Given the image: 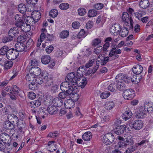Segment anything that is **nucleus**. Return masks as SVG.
<instances>
[{"label":"nucleus","mask_w":153,"mask_h":153,"mask_svg":"<svg viewBox=\"0 0 153 153\" xmlns=\"http://www.w3.org/2000/svg\"><path fill=\"white\" fill-rule=\"evenodd\" d=\"M124 44L123 41H121L117 46H114L108 54V56L112 57L113 60H115L118 58L120 56L119 54L121 53L122 51L119 48L121 47Z\"/></svg>","instance_id":"obj_1"},{"label":"nucleus","mask_w":153,"mask_h":153,"mask_svg":"<svg viewBox=\"0 0 153 153\" xmlns=\"http://www.w3.org/2000/svg\"><path fill=\"white\" fill-rule=\"evenodd\" d=\"M71 84V83L68 81L63 82L60 85V89L62 91H68L69 92L71 91L72 93H74L75 92L74 89L75 87L74 88L73 85Z\"/></svg>","instance_id":"obj_2"},{"label":"nucleus","mask_w":153,"mask_h":153,"mask_svg":"<svg viewBox=\"0 0 153 153\" xmlns=\"http://www.w3.org/2000/svg\"><path fill=\"white\" fill-rule=\"evenodd\" d=\"M124 98L127 100H131L135 96L134 91L132 89L125 90L123 93Z\"/></svg>","instance_id":"obj_3"},{"label":"nucleus","mask_w":153,"mask_h":153,"mask_svg":"<svg viewBox=\"0 0 153 153\" xmlns=\"http://www.w3.org/2000/svg\"><path fill=\"white\" fill-rule=\"evenodd\" d=\"M121 19L122 22L124 23V25L129 26L128 24H131V25L133 26V20L127 12H124L123 13Z\"/></svg>","instance_id":"obj_4"},{"label":"nucleus","mask_w":153,"mask_h":153,"mask_svg":"<svg viewBox=\"0 0 153 153\" xmlns=\"http://www.w3.org/2000/svg\"><path fill=\"white\" fill-rule=\"evenodd\" d=\"M67 79L68 81L71 83L73 85H75L78 83V81L81 79L75 76V74L72 72L68 74L67 76Z\"/></svg>","instance_id":"obj_5"},{"label":"nucleus","mask_w":153,"mask_h":153,"mask_svg":"<svg viewBox=\"0 0 153 153\" xmlns=\"http://www.w3.org/2000/svg\"><path fill=\"white\" fill-rule=\"evenodd\" d=\"M114 140V135L112 133H108L103 137V142L106 145H108L112 143Z\"/></svg>","instance_id":"obj_6"},{"label":"nucleus","mask_w":153,"mask_h":153,"mask_svg":"<svg viewBox=\"0 0 153 153\" xmlns=\"http://www.w3.org/2000/svg\"><path fill=\"white\" fill-rule=\"evenodd\" d=\"M131 24H128L129 26H127L126 25H123V28H120V36L122 37H124L126 36L128 34V30H131L133 28V26Z\"/></svg>","instance_id":"obj_7"},{"label":"nucleus","mask_w":153,"mask_h":153,"mask_svg":"<svg viewBox=\"0 0 153 153\" xmlns=\"http://www.w3.org/2000/svg\"><path fill=\"white\" fill-rule=\"evenodd\" d=\"M128 125L131 127V128H134L136 130L140 129L143 126V123L140 120H136L134 121L132 123H129Z\"/></svg>","instance_id":"obj_8"},{"label":"nucleus","mask_w":153,"mask_h":153,"mask_svg":"<svg viewBox=\"0 0 153 153\" xmlns=\"http://www.w3.org/2000/svg\"><path fill=\"white\" fill-rule=\"evenodd\" d=\"M63 91L59 93V97L60 99H65L68 96H69L70 98H74V96H77V94L74 92V93H72L71 92H69L68 91Z\"/></svg>","instance_id":"obj_9"},{"label":"nucleus","mask_w":153,"mask_h":153,"mask_svg":"<svg viewBox=\"0 0 153 153\" xmlns=\"http://www.w3.org/2000/svg\"><path fill=\"white\" fill-rule=\"evenodd\" d=\"M116 78L117 79L121 80L123 82L124 81L127 84L131 83V80H132L131 78L128 77L127 75L123 74H118L116 76Z\"/></svg>","instance_id":"obj_10"},{"label":"nucleus","mask_w":153,"mask_h":153,"mask_svg":"<svg viewBox=\"0 0 153 153\" xmlns=\"http://www.w3.org/2000/svg\"><path fill=\"white\" fill-rule=\"evenodd\" d=\"M15 48L18 52L23 51L25 52H28V49L26 48L25 45L22 42H18L16 43L15 45Z\"/></svg>","instance_id":"obj_11"},{"label":"nucleus","mask_w":153,"mask_h":153,"mask_svg":"<svg viewBox=\"0 0 153 153\" xmlns=\"http://www.w3.org/2000/svg\"><path fill=\"white\" fill-rule=\"evenodd\" d=\"M0 139L2 142H4V143L7 144V145L9 144L11 140L10 136L5 133H2L0 134Z\"/></svg>","instance_id":"obj_12"},{"label":"nucleus","mask_w":153,"mask_h":153,"mask_svg":"<svg viewBox=\"0 0 153 153\" xmlns=\"http://www.w3.org/2000/svg\"><path fill=\"white\" fill-rule=\"evenodd\" d=\"M29 71L30 73L32 74L34 76H38L41 73V70L40 68L38 67H32L30 69H27Z\"/></svg>","instance_id":"obj_13"},{"label":"nucleus","mask_w":153,"mask_h":153,"mask_svg":"<svg viewBox=\"0 0 153 153\" xmlns=\"http://www.w3.org/2000/svg\"><path fill=\"white\" fill-rule=\"evenodd\" d=\"M143 71V68L142 65L137 64L135 65L132 68L133 73L137 75L140 74Z\"/></svg>","instance_id":"obj_14"},{"label":"nucleus","mask_w":153,"mask_h":153,"mask_svg":"<svg viewBox=\"0 0 153 153\" xmlns=\"http://www.w3.org/2000/svg\"><path fill=\"white\" fill-rule=\"evenodd\" d=\"M126 128V126L124 125L118 126L114 128V132L117 134H121L125 131Z\"/></svg>","instance_id":"obj_15"},{"label":"nucleus","mask_w":153,"mask_h":153,"mask_svg":"<svg viewBox=\"0 0 153 153\" xmlns=\"http://www.w3.org/2000/svg\"><path fill=\"white\" fill-rule=\"evenodd\" d=\"M19 33V32L17 28L16 27H13L10 29L8 32V35L12 39L17 36Z\"/></svg>","instance_id":"obj_16"},{"label":"nucleus","mask_w":153,"mask_h":153,"mask_svg":"<svg viewBox=\"0 0 153 153\" xmlns=\"http://www.w3.org/2000/svg\"><path fill=\"white\" fill-rule=\"evenodd\" d=\"M46 109L42 108H39L37 111V115H36V118L39 117L40 118L44 119L46 116L47 115Z\"/></svg>","instance_id":"obj_17"},{"label":"nucleus","mask_w":153,"mask_h":153,"mask_svg":"<svg viewBox=\"0 0 153 153\" xmlns=\"http://www.w3.org/2000/svg\"><path fill=\"white\" fill-rule=\"evenodd\" d=\"M15 126L14 124L12 123L9 120L5 121L3 124L4 128L7 129L15 130Z\"/></svg>","instance_id":"obj_18"},{"label":"nucleus","mask_w":153,"mask_h":153,"mask_svg":"<svg viewBox=\"0 0 153 153\" xmlns=\"http://www.w3.org/2000/svg\"><path fill=\"white\" fill-rule=\"evenodd\" d=\"M116 88L119 91H122L123 90L124 87V84L123 82L120 80L117 79L116 76Z\"/></svg>","instance_id":"obj_19"},{"label":"nucleus","mask_w":153,"mask_h":153,"mask_svg":"<svg viewBox=\"0 0 153 153\" xmlns=\"http://www.w3.org/2000/svg\"><path fill=\"white\" fill-rule=\"evenodd\" d=\"M109 57H110L109 56L105 57L102 56V55L101 56L100 55L98 57V59H100V60H98V62H100V64L101 65H104L109 62Z\"/></svg>","instance_id":"obj_20"},{"label":"nucleus","mask_w":153,"mask_h":153,"mask_svg":"<svg viewBox=\"0 0 153 153\" xmlns=\"http://www.w3.org/2000/svg\"><path fill=\"white\" fill-rule=\"evenodd\" d=\"M124 142L126 143L127 145L131 146L134 144V141L131 135L126 134L124 135Z\"/></svg>","instance_id":"obj_21"},{"label":"nucleus","mask_w":153,"mask_h":153,"mask_svg":"<svg viewBox=\"0 0 153 153\" xmlns=\"http://www.w3.org/2000/svg\"><path fill=\"white\" fill-rule=\"evenodd\" d=\"M64 105L67 108L71 109L75 105V103L71 99L66 100L64 102Z\"/></svg>","instance_id":"obj_22"},{"label":"nucleus","mask_w":153,"mask_h":153,"mask_svg":"<svg viewBox=\"0 0 153 153\" xmlns=\"http://www.w3.org/2000/svg\"><path fill=\"white\" fill-rule=\"evenodd\" d=\"M32 17L35 23L39 21L41 16V14L39 11H34L32 13Z\"/></svg>","instance_id":"obj_23"},{"label":"nucleus","mask_w":153,"mask_h":153,"mask_svg":"<svg viewBox=\"0 0 153 153\" xmlns=\"http://www.w3.org/2000/svg\"><path fill=\"white\" fill-rule=\"evenodd\" d=\"M121 27L119 25L114 24L112 25L110 28V31L113 33H119V29Z\"/></svg>","instance_id":"obj_24"},{"label":"nucleus","mask_w":153,"mask_h":153,"mask_svg":"<svg viewBox=\"0 0 153 153\" xmlns=\"http://www.w3.org/2000/svg\"><path fill=\"white\" fill-rule=\"evenodd\" d=\"M84 66H81L79 68L77 71V77H79L81 79V76L85 75V70Z\"/></svg>","instance_id":"obj_25"},{"label":"nucleus","mask_w":153,"mask_h":153,"mask_svg":"<svg viewBox=\"0 0 153 153\" xmlns=\"http://www.w3.org/2000/svg\"><path fill=\"white\" fill-rule=\"evenodd\" d=\"M47 110L49 113L51 114H56L57 111V108L53 105H49L47 108Z\"/></svg>","instance_id":"obj_26"},{"label":"nucleus","mask_w":153,"mask_h":153,"mask_svg":"<svg viewBox=\"0 0 153 153\" xmlns=\"http://www.w3.org/2000/svg\"><path fill=\"white\" fill-rule=\"evenodd\" d=\"M105 108L108 110H111L115 106L114 102L113 101H107L105 105Z\"/></svg>","instance_id":"obj_27"},{"label":"nucleus","mask_w":153,"mask_h":153,"mask_svg":"<svg viewBox=\"0 0 153 153\" xmlns=\"http://www.w3.org/2000/svg\"><path fill=\"white\" fill-rule=\"evenodd\" d=\"M132 114L130 110H128L125 111L123 114L122 116L123 118L125 120H128L131 117Z\"/></svg>","instance_id":"obj_28"},{"label":"nucleus","mask_w":153,"mask_h":153,"mask_svg":"<svg viewBox=\"0 0 153 153\" xmlns=\"http://www.w3.org/2000/svg\"><path fill=\"white\" fill-rule=\"evenodd\" d=\"M38 62L36 59L30 60V61L29 65L26 68V69H30L32 67H36L38 65Z\"/></svg>","instance_id":"obj_29"},{"label":"nucleus","mask_w":153,"mask_h":153,"mask_svg":"<svg viewBox=\"0 0 153 153\" xmlns=\"http://www.w3.org/2000/svg\"><path fill=\"white\" fill-rule=\"evenodd\" d=\"M149 5V0H141L139 3V5L140 7L143 9L147 8Z\"/></svg>","instance_id":"obj_30"},{"label":"nucleus","mask_w":153,"mask_h":153,"mask_svg":"<svg viewBox=\"0 0 153 153\" xmlns=\"http://www.w3.org/2000/svg\"><path fill=\"white\" fill-rule=\"evenodd\" d=\"M92 137L91 133L90 132L88 131L82 135V138L85 141H89Z\"/></svg>","instance_id":"obj_31"},{"label":"nucleus","mask_w":153,"mask_h":153,"mask_svg":"<svg viewBox=\"0 0 153 153\" xmlns=\"http://www.w3.org/2000/svg\"><path fill=\"white\" fill-rule=\"evenodd\" d=\"M51 57L48 55L43 56L41 59V61L44 64H47L50 62Z\"/></svg>","instance_id":"obj_32"},{"label":"nucleus","mask_w":153,"mask_h":153,"mask_svg":"<svg viewBox=\"0 0 153 153\" xmlns=\"http://www.w3.org/2000/svg\"><path fill=\"white\" fill-rule=\"evenodd\" d=\"M20 28L23 31L26 32L30 30L31 27L30 25L24 22Z\"/></svg>","instance_id":"obj_33"},{"label":"nucleus","mask_w":153,"mask_h":153,"mask_svg":"<svg viewBox=\"0 0 153 153\" xmlns=\"http://www.w3.org/2000/svg\"><path fill=\"white\" fill-rule=\"evenodd\" d=\"M10 116H11L12 117L10 120H12L13 123L14 124V125H15V126L16 124V126H18L19 124V121L18 117L13 114H11L9 117H10Z\"/></svg>","instance_id":"obj_34"},{"label":"nucleus","mask_w":153,"mask_h":153,"mask_svg":"<svg viewBox=\"0 0 153 153\" xmlns=\"http://www.w3.org/2000/svg\"><path fill=\"white\" fill-rule=\"evenodd\" d=\"M18 9L20 13L23 14L27 11V7L25 4L22 3L19 5Z\"/></svg>","instance_id":"obj_35"},{"label":"nucleus","mask_w":153,"mask_h":153,"mask_svg":"<svg viewBox=\"0 0 153 153\" xmlns=\"http://www.w3.org/2000/svg\"><path fill=\"white\" fill-rule=\"evenodd\" d=\"M36 78L32 74L30 73V74H27L25 76V79L29 83L31 82H34Z\"/></svg>","instance_id":"obj_36"},{"label":"nucleus","mask_w":153,"mask_h":153,"mask_svg":"<svg viewBox=\"0 0 153 153\" xmlns=\"http://www.w3.org/2000/svg\"><path fill=\"white\" fill-rule=\"evenodd\" d=\"M11 60H12L8 59H7L6 62L4 66L5 69H9L12 67L13 63Z\"/></svg>","instance_id":"obj_37"},{"label":"nucleus","mask_w":153,"mask_h":153,"mask_svg":"<svg viewBox=\"0 0 153 153\" xmlns=\"http://www.w3.org/2000/svg\"><path fill=\"white\" fill-rule=\"evenodd\" d=\"M34 45V42L32 39H29L27 42L25 46L28 49V50L33 47Z\"/></svg>","instance_id":"obj_38"},{"label":"nucleus","mask_w":153,"mask_h":153,"mask_svg":"<svg viewBox=\"0 0 153 153\" xmlns=\"http://www.w3.org/2000/svg\"><path fill=\"white\" fill-rule=\"evenodd\" d=\"M87 79L86 78H81L77 84H79L82 88H83L87 83Z\"/></svg>","instance_id":"obj_39"},{"label":"nucleus","mask_w":153,"mask_h":153,"mask_svg":"<svg viewBox=\"0 0 153 153\" xmlns=\"http://www.w3.org/2000/svg\"><path fill=\"white\" fill-rule=\"evenodd\" d=\"M137 145L136 143L127 149L126 152V153H131L136 150L137 148Z\"/></svg>","instance_id":"obj_40"},{"label":"nucleus","mask_w":153,"mask_h":153,"mask_svg":"<svg viewBox=\"0 0 153 153\" xmlns=\"http://www.w3.org/2000/svg\"><path fill=\"white\" fill-rule=\"evenodd\" d=\"M19 94V93L17 92H15L11 91L9 93V95L10 96L11 99L13 100H16L17 97H18Z\"/></svg>","instance_id":"obj_41"},{"label":"nucleus","mask_w":153,"mask_h":153,"mask_svg":"<svg viewBox=\"0 0 153 153\" xmlns=\"http://www.w3.org/2000/svg\"><path fill=\"white\" fill-rule=\"evenodd\" d=\"M9 48L7 46L2 47L0 49V54L4 55L7 54Z\"/></svg>","instance_id":"obj_42"},{"label":"nucleus","mask_w":153,"mask_h":153,"mask_svg":"<svg viewBox=\"0 0 153 153\" xmlns=\"http://www.w3.org/2000/svg\"><path fill=\"white\" fill-rule=\"evenodd\" d=\"M19 53L18 51L16 49H14L12 54L10 55L9 59L13 60L16 58L18 56Z\"/></svg>","instance_id":"obj_43"},{"label":"nucleus","mask_w":153,"mask_h":153,"mask_svg":"<svg viewBox=\"0 0 153 153\" xmlns=\"http://www.w3.org/2000/svg\"><path fill=\"white\" fill-rule=\"evenodd\" d=\"M30 104V106L31 107H33L34 108H35L39 106L41 104V102L40 100H37L33 101L32 102H31Z\"/></svg>","instance_id":"obj_44"},{"label":"nucleus","mask_w":153,"mask_h":153,"mask_svg":"<svg viewBox=\"0 0 153 153\" xmlns=\"http://www.w3.org/2000/svg\"><path fill=\"white\" fill-rule=\"evenodd\" d=\"M146 112V110L142 107L140 108L138 111V114L140 116V118L143 117V116L145 115Z\"/></svg>","instance_id":"obj_45"},{"label":"nucleus","mask_w":153,"mask_h":153,"mask_svg":"<svg viewBox=\"0 0 153 153\" xmlns=\"http://www.w3.org/2000/svg\"><path fill=\"white\" fill-rule=\"evenodd\" d=\"M149 141L148 140L145 139L141 140L140 143H137V146H146L148 143Z\"/></svg>","instance_id":"obj_46"},{"label":"nucleus","mask_w":153,"mask_h":153,"mask_svg":"<svg viewBox=\"0 0 153 153\" xmlns=\"http://www.w3.org/2000/svg\"><path fill=\"white\" fill-rule=\"evenodd\" d=\"M59 8L62 10H65L68 9L69 7V4L67 3H63L59 5Z\"/></svg>","instance_id":"obj_47"},{"label":"nucleus","mask_w":153,"mask_h":153,"mask_svg":"<svg viewBox=\"0 0 153 153\" xmlns=\"http://www.w3.org/2000/svg\"><path fill=\"white\" fill-rule=\"evenodd\" d=\"M49 13L50 16L53 18H54L57 16L58 14V11L57 10L55 9H52L50 11Z\"/></svg>","instance_id":"obj_48"},{"label":"nucleus","mask_w":153,"mask_h":153,"mask_svg":"<svg viewBox=\"0 0 153 153\" xmlns=\"http://www.w3.org/2000/svg\"><path fill=\"white\" fill-rule=\"evenodd\" d=\"M12 39H13L9 36H4L2 38L1 42L5 43L11 41Z\"/></svg>","instance_id":"obj_49"},{"label":"nucleus","mask_w":153,"mask_h":153,"mask_svg":"<svg viewBox=\"0 0 153 153\" xmlns=\"http://www.w3.org/2000/svg\"><path fill=\"white\" fill-rule=\"evenodd\" d=\"M69 35V32L67 30H63L62 31L60 34V37L62 39L67 38Z\"/></svg>","instance_id":"obj_50"},{"label":"nucleus","mask_w":153,"mask_h":153,"mask_svg":"<svg viewBox=\"0 0 153 153\" xmlns=\"http://www.w3.org/2000/svg\"><path fill=\"white\" fill-rule=\"evenodd\" d=\"M44 81L42 78L39 77L35 78L34 82L35 84L41 85L44 82Z\"/></svg>","instance_id":"obj_51"},{"label":"nucleus","mask_w":153,"mask_h":153,"mask_svg":"<svg viewBox=\"0 0 153 153\" xmlns=\"http://www.w3.org/2000/svg\"><path fill=\"white\" fill-rule=\"evenodd\" d=\"M87 34V33L85 32L84 30L82 29L79 33L77 36L80 39L81 38L85 37Z\"/></svg>","instance_id":"obj_52"},{"label":"nucleus","mask_w":153,"mask_h":153,"mask_svg":"<svg viewBox=\"0 0 153 153\" xmlns=\"http://www.w3.org/2000/svg\"><path fill=\"white\" fill-rule=\"evenodd\" d=\"M110 93L108 91H105L102 93L100 95V97L102 99L107 98L110 95Z\"/></svg>","instance_id":"obj_53"},{"label":"nucleus","mask_w":153,"mask_h":153,"mask_svg":"<svg viewBox=\"0 0 153 153\" xmlns=\"http://www.w3.org/2000/svg\"><path fill=\"white\" fill-rule=\"evenodd\" d=\"M116 86V84L115 82L111 83L110 85L108 87V90L111 92H115L116 91L115 87Z\"/></svg>","instance_id":"obj_54"},{"label":"nucleus","mask_w":153,"mask_h":153,"mask_svg":"<svg viewBox=\"0 0 153 153\" xmlns=\"http://www.w3.org/2000/svg\"><path fill=\"white\" fill-rule=\"evenodd\" d=\"M101 41L99 38H96L93 40L92 42V45L94 46H96L101 43Z\"/></svg>","instance_id":"obj_55"},{"label":"nucleus","mask_w":153,"mask_h":153,"mask_svg":"<svg viewBox=\"0 0 153 153\" xmlns=\"http://www.w3.org/2000/svg\"><path fill=\"white\" fill-rule=\"evenodd\" d=\"M63 54V51L60 50H57L55 53V55L57 57H62Z\"/></svg>","instance_id":"obj_56"},{"label":"nucleus","mask_w":153,"mask_h":153,"mask_svg":"<svg viewBox=\"0 0 153 153\" xmlns=\"http://www.w3.org/2000/svg\"><path fill=\"white\" fill-rule=\"evenodd\" d=\"M86 10L85 9L82 8L78 10V12L79 14L81 16H82L86 13Z\"/></svg>","instance_id":"obj_57"},{"label":"nucleus","mask_w":153,"mask_h":153,"mask_svg":"<svg viewBox=\"0 0 153 153\" xmlns=\"http://www.w3.org/2000/svg\"><path fill=\"white\" fill-rule=\"evenodd\" d=\"M96 14L97 13L96 11L94 10H90L88 13V16L89 17H94L95 16Z\"/></svg>","instance_id":"obj_58"},{"label":"nucleus","mask_w":153,"mask_h":153,"mask_svg":"<svg viewBox=\"0 0 153 153\" xmlns=\"http://www.w3.org/2000/svg\"><path fill=\"white\" fill-rule=\"evenodd\" d=\"M58 131H56L55 132H50L48 135V137H49L54 138L57 137L58 135Z\"/></svg>","instance_id":"obj_59"},{"label":"nucleus","mask_w":153,"mask_h":153,"mask_svg":"<svg viewBox=\"0 0 153 153\" xmlns=\"http://www.w3.org/2000/svg\"><path fill=\"white\" fill-rule=\"evenodd\" d=\"M46 85V86H50L52 85L53 83V80L51 78H49L48 79L44 81Z\"/></svg>","instance_id":"obj_60"},{"label":"nucleus","mask_w":153,"mask_h":153,"mask_svg":"<svg viewBox=\"0 0 153 153\" xmlns=\"http://www.w3.org/2000/svg\"><path fill=\"white\" fill-rule=\"evenodd\" d=\"M28 97L29 99L33 100L36 97V95L35 93L32 91L30 92L28 94Z\"/></svg>","instance_id":"obj_61"},{"label":"nucleus","mask_w":153,"mask_h":153,"mask_svg":"<svg viewBox=\"0 0 153 153\" xmlns=\"http://www.w3.org/2000/svg\"><path fill=\"white\" fill-rule=\"evenodd\" d=\"M102 50H103L102 47L100 46L95 49L94 52L95 54H98L102 51Z\"/></svg>","instance_id":"obj_62"},{"label":"nucleus","mask_w":153,"mask_h":153,"mask_svg":"<svg viewBox=\"0 0 153 153\" xmlns=\"http://www.w3.org/2000/svg\"><path fill=\"white\" fill-rule=\"evenodd\" d=\"M59 86L58 85H53L51 88V91L52 93H55L57 91Z\"/></svg>","instance_id":"obj_63"},{"label":"nucleus","mask_w":153,"mask_h":153,"mask_svg":"<svg viewBox=\"0 0 153 153\" xmlns=\"http://www.w3.org/2000/svg\"><path fill=\"white\" fill-rule=\"evenodd\" d=\"M54 49L53 46L51 45L47 46L46 48V51L48 53H51Z\"/></svg>","instance_id":"obj_64"}]
</instances>
